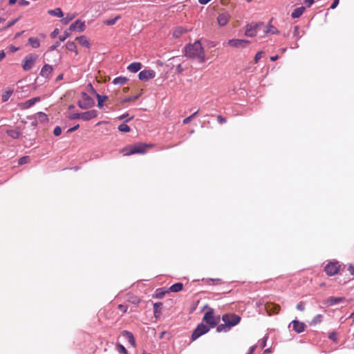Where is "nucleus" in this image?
<instances>
[{"mask_svg": "<svg viewBox=\"0 0 354 354\" xmlns=\"http://www.w3.org/2000/svg\"><path fill=\"white\" fill-rule=\"evenodd\" d=\"M185 55L189 58L197 59L201 63L206 59L205 50L199 41L185 47Z\"/></svg>", "mask_w": 354, "mask_h": 354, "instance_id": "obj_1", "label": "nucleus"}, {"mask_svg": "<svg viewBox=\"0 0 354 354\" xmlns=\"http://www.w3.org/2000/svg\"><path fill=\"white\" fill-rule=\"evenodd\" d=\"M153 144H145L143 142H137L135 145H131L122 149L123 156H131L136 153L144 154L148 149L152 148Z\"/></svg>", "mask_w": 354, "mask_h": 354, "instance_id": "obj_2", "label": "nucleus"}, {"mask_svg": "<svg viewBox=\"0 0 354 354\" xmlns=\"http://www.w3.org/2000/svg\"><path fill=\"white\" fill-rule=\"evenodd\" d=\"M203 322L207 324L208 327L214 328L220 322V317L215 316L214 314V310L209 308L208 311L206 312L203 316Z\"/></svg>", "mask_w": 354, "mask_h": 354, "instance_id": "obj_3", "label": "nucleus"}, {"mask_svg": "<svg viewBox=\"0 0 354 354\" xmlns=\"http://www.w3.org/2000/svg\"><path fill=\"white\" fill-rule=\"evenodd\" d=\"M223 322L230 328L238 324L241 320V317L235 314H225L222 317Z\"/></svg>", "mask_w": 354, "mask_h": 354, "instance_id": "obj_4", "label": "nucleus"}, {"mask_svg": "<svg viewBox=\"0 0 354 354\" xmlns=\"http://www.w3.org/2000/svg\"><path fill=\"white\" fill-rule=\"evenodd\" d=\"M37 58L38 55L36 54L31 53L26 55L23 61V69L26 71L30 70Z\"/></svg>", "mask_w": 354, "mask_h": 354, "instance_id": "obj_5", "label": "nucleus"}, {"mask_svg": "<svg viewBox=\"0 0 354 354\" xmlns=\"http://www.w3.org/2000/svg\"><path fill=\"white\" fill-rule=\"evenodd\" d=\"M209 330V327H208L207 325L204 324L203 323H201L197 326V327L195 328V330L193 331L192 334V340L194 341L201 335L205 334L207 333Z\"/></svg>", "mask_w": 354, "mask_h": 354, "instance_id": "obj_6", "label": "nucleus"}, {"mask_svg": "<svg viewBox=\"0 0 354 354\" xmlns=\"http://www.w3.org/2000/svg\"><path fill=\"white\" fill-rule=\"evenodd\" d=\"M95 102L92 97L84 93L82 99L78 102V106L82 109H87L93 106Z\"/></svg>", "mask_w": 354, "mask_h": 354, "instance_id": "obj_7", "label": "nucleus"}, {"mask_svg": "<svg viewBox=\"0 0 354 354\" xmlns=\"http://www.w3.org/2000/svg\"><path fill=\"white\" fill-rule=\"evenodd\" d=\"M340 265L337 261L328 263L324 268L326 273L329 276H333L338 273Z\"/></svg>", "mask_w": 354, "mask_h": 354, "instance_id": "obj_8", "label": "nucleus"}, {"mask_svg": "<svg viewBox=\"0 0 354 354\" xmlns=\"http://www.w3.org/2000/svg\"><path fill=\"white\" fill-rule=\"evenodd\" d=\"M231 16L227 11L220 12L217 17V23L220 27H223L230 21Z\"/></svg>", "mask_w": 354, "mask_h": 354, "instance_id": "obj_9", "label": "nucleus"}, {"mask_svg": "<svg viewBox=\"0 0 354 354\" xmlns=\"http://www.w3.org/2000/svg\"><path fill=\"white\" fill-rule=\"evenodd\" d=\"M263 25V22H260L254 24H248L245 28V35L248 37H254L257 35V29Z\"/></svg>", "mask_w": 354, "mask_h": 354, "instance_id": "obj_10", "label": "nucleus"}, {"mask_svg": "<svg viewBox=\"0 0 354 354\" xmlns=\"http://www.w3.org/2000/svg\"><path fill=\"white\" fill-rule=\"evenodd\" d=\"M250 41L245 39H232L227 41V44L234 48H244Z\"/></svg>", "mask_w": 354, "mask_h": 354, "instance_id": "obj_11", "label": "nucleus"}, {"mask_svg": "<svg viewBox=\"0 0 354 354\" xmlns=\"http://www.w3.org/2000/svg\"><path fill=\"white\" fill-rule=\"evenodd\" d=\"M156 72L153 70H143L139 73V79L142 81H147L149 79L154 78Z\"/></svg>", "mask_w": 354, "mask_h": 354, "instance_id": "obj_12", "label": "nucleus"}, {"mask_svg": "<svg viewBox=\"0 0 354 354\" xmlns=\"http://www.w3.org/2000/svg\"><path fill=\"white\" fill-rule=\"evenodd\" d=\"M265 309L269 315L278 314L281 310L280 306L274 303H266Z\"/></svg>", "mask_w": 354, "mask_h": 354, "instance_id": "obj_13", "label": "nucleus"}, {"mask_svg": "<svg viewBox=\"0 0 354 354\" xmlns=\"http://www.w3.org/2000/svg\"><path fill=\"white\" fill-rule=\"evenodd\" d=\"M85 28V24L84 21L81 20H77L75 22L71 24L69 30L71 31H78L82 32Z\"/></svg>", "mask_w": 354, "mask_h": 354, "instance_id": "obj_14", "label": "nucleus"}, {"mask_svg": "<svg viewBox=\"0 0 354 354\" xmlns=\"http://www.w3.org/2000/svg\"><path fill=\"white\" fill-rule=\"evenodd\" d=\"M40 100L41 99H40L39 97H35L31 98V99H30L28 100H26L24 102H22V103L19 104V106L21 109H28V108L31 107L36 102H39Z\"/></svg>", "mask_w": 354, "mask_h": 354, "instance_id": "obj_15", "label": "nucleus"}, {"mask_svg": "<svg viewBox=\"0 0 354 354\" xmlns=\"http://www.w3.org/2000/svg\"><path fill=\"white\" fill-rule=\"evenodd\" d=\"M292 324L293 330L297 333L304 332L306 328V326L304 322L298 320H293L292 322Z\"/></svg>", "mask_w": 354, "mask_h": 354, "instance_id": "obj_16", "label": "nucleus"}, {"mask_svg": "<svg viewBox=\"0 0 354 354\" xmlns=\"http://www.w3.org/2000/svg\"><path fill=\"white\" fill-rule=\"evenodd\" d=\"M97 111L96 110H90L84 113H81L82 120L84 121H88L95 118L97 117Z\"/></svg>", "mask_w": 354, "mask_h": 354, "instance_id": "obj_17", "label": "nucleus"}, {"mask_svg": "<svg viewBox=\"0 0 354 354\" xmlns=\"http://www.w3.org/2000/svg\"><path fill=\"white\" fill-rule=\"evenodd\" d=\"M6 133L12 139H19L21 136V132L19 127L15 129H7Z\"/></svg>", "mask_w": 354, "mask_h": 354, "instance_id": "obj_18", "label": "nucleus"}, {"mask_svg": "<svg viewBox=\"0 0 354 354\" xmlns=\"http://www.w3.org/2000/svg\"><path fill=\"white\" fill-rule=\"evenodd\" d=\"M53 67L49 64H45L40 71V75L45 78H48L51 75Z\"/></svg>", "mask_w": 354, "mask_h": 354, "instance_id": "obj_19", "label": "nucleus"}, {"mask_svg": "<svg viewBox=\"0 0 354 354\" xmlns=\"http://www.w3.org/2000/svg\"><path fill=\"white\" fill-rule=\"evenodd\" d=\"M122 335L125 337L133 347H136V340L133 335L131 332L128 330H123L122 332Z\"/></svg>", "mask_w": 354, "mask_h": 354, "instance_id": "obj_20", "label": "nucleus"}, {"mask_svg": "<svg viewBox=\"0 0 354 354\" xmlns=\"http://www.w3.org/2000/svg\"><path fill=\"white\" fill-rule=\"evenodd\" d=\"M344 300H345V297H329L326 300V303L329 306H333V305L337 304L340 302H342Z\"/></svg>", "mask_w": 354, "mask_h": 354, "instance_id": "obj_21", "label": "nucleus"}, {"mask_svg": "<svg viewBox=\"0 0 354 354\" xmlns=\"http://www.w3.org/2000/svg\"><path fill=\"white\" fill-rule=\"evenodd\" d=\"M305 10H306V8L304 6H301L299 8H297L292 11V12L291 13V17L293 19L299 18V17H301L302 15V14L304 12Z\"/></svg>", "mask_w": 354, "mask_h": 354, "instance_id": "obj_22", "label": "nucleus"}, {"mask_svg": "<svg viewBox=\"0 0 354 354\" xmlns=\"http://www.w3.org/2000/svg\"><path fill=\"white\" fill-rule=\"evenodd\" d=\"M127 301L134 305H138L140 302V299L133 294H128L127 296Z\"/></svg>", "mask_w": 354, "mask_h": 354, "instance_id": "obj_23", "label": "nucleus"}, {"mask_svg": "<svg viewBox=\"0 0 354 354\" xmlns=\"http://www.w3.org/2000/svg\"><path fill=\"white\" fill-rule=\"evenodd\" d=\"M183 284L182 283H176L170 286V288L166 290V292H178L183 290Z\"/></svg>", "mask_w": 354, "mask_h": 354, "instance_id": "obj_24", "label": "nucleus"}, {"mask_svg": "<svg viewBox=\"0 0 354 354\" xmlns=\"http://www.w3.org/2000/svg\"><path fill=\"white\" fill-rule=\"evenodd\" d=\"M128 70L132 73H136L141 68V64L140 62H133L129 65Z\"/></svg>", "mask_w": 354, "mask_h": 354, "instance_id": "obj_25", "label": "nucleus"}, {"mask_svg": "<svg viewBox=\"0 0 354 354\" xmlns=\"http://www.w3.org/2000/svg\"><path fill=\"white\" fill-rule=\"evenodd\" d=\"M265 32L267 34H279V31L271 24L270 22L268 23L266 30H265Z\"/></svg>", "mask_w": 354, "mask_h": 354, "instance_id": "obj_26", "label": "nucleus"}, {"mask_svg": "<svg viewBox=\"0 0 354 354\" xmlns=\"http://www.w3.org/2000/svg\"><path fill=\"white\" fill-rule=\"evenodd\" d=\"M13 93V90L8 89L5 91L1 95V100L3 102H6L8 100Z\"/></svg>", "mask_w": 354, "mask_h": 354, "instance_id": "obj_27", "label": "nucleus"}, {"mask_svg": "<svg viewBox=\"0 0 354 354\" xmlns=\"http://www.w3.org/2000/svg\"><path fill=\"white\" fill-rule=\"evenodd\" d=\"M48 13L50 15L56 16L58 17H62L64 15L62 10L59 8H57L54 10H48Z\"/></svg>", "mask_w": 354, "mask_h": 354, "instance_id": "obj_28", "label": "nucleus"}, {"mask_svg": "<svg viewBox=\"0 0 354 354\" xmlns=\"http://www.w3.org/2000/svg\"><path fill=\"white\" fill-rule=\"evenodd\" d=\"M28 43L34 48H39L40 46V42H39V39L36 37H30L28 39Z\"/></svg>", "mask_w": 354, "mask_h": 354, "instance_id": "obj_29", "label": "nucleus"}, {"mask_svg": "<svg viewBox=\"0 0 354 354\" xmlns=\"http://www.w3.org/2000/svg\"><path fill=\"white\" fill-rule=\"evenodd\" d=\"M128 79L125 77H118L113 80L114 84L124 85L127 83Z\"/></svg>", "mask_w": 354, "mask_h": 354, "instance_id": "obj_30", "label": "nucleus"}, {"mask_svg": "<svg viewBox=\"0 0 354 354\" xmlns=\"http://www.w3.org/2000/svg\"><path fill=\"white\" fill-rule=\"evenodd\" d=\"M161 306H162V303H160V302L155 303L153 304V313H154V316L156 317H158L160 316Z\"/></svg>", "mask_w": 354, "mask_h": 354, "instance_id": "obj_31", "label": "nucleus"}, {"mask_svg": "<svg viewBox=\"0 0 354 354\" xmlns=\"http://www.w3.org/2000/svg\"><path fill=\"white\" fill-rule=\"evenodd\" d=\"M66 48L72 52L75 53V55H77L78 52L77 50L76 44L73 41H68L66 44Z\"/></svg>", "mask_w": 354, "mask_h": 354, "instance_id": "obj_32", "label": "nucleus"}, {"mask_svg": "<svg viewBox=\"0 0 354 354\" xmlns=\"http://www.w3.org/2000/svg\"><path fill=\"white\" fill-rule=\"evenodd\" d=\"M96 97L97 98V106L99 108H102L103 106V103L107 100L108 97L106 95H100V94H96Z\"/></svg>", "mask_w": 354, "mask_h": 354, "instance_id": "obj_33", "label": "nucleus"}, {"mask_svg": "<svg viewBox=\"0 0 354 354\" xmlns=\"http://www.w3.org/2000/svg\"><path fill=\"white\" fill-rule=\"evenodd\" d=\"M76 39L82 46H86L87 48L89 47V42L85 36L78 37Z\"/></svg>", "mask_w": 354, "mask_h": 354, "instance_id": "obj_34", "label": "nucleus"}, {"mask_svg": "<svg viewBox=\"0 0 354 354\" xmlns=\"http://www.w3.org/2000/svg\"><path fill=\"white\" fill-rule=\"evenodd\" d=\"M323 317L322 315H316L310 322V326H315L322 322Z\"/></svg>", "mask_w": 354, "mask_h": 354, "instance_id": "obj_35", "label": "nucleus"}, {"mask_svg": "<svg viewBox=\"0 0 354 354\" xmlns=\"http://www.w3.org/2000/svg\"><path fill=\"white\" fill-rule=\"evenodd\" d=\"M120 19V15H118L116 16L115 17H114L113 19H108V20H106L104 21V24L106 26H113L114 25L117 21L118 19Z\"/></svg>", "mask_w": 354, "mask_h": 354, "instance_id": "obj_36", "label": "nucleus"}, {"mask_svg": "<svg viewBox=\"0 0 354 354\" xmlns=\"http://www.w3.org/2000/svg\"><path fill=\"white\" fill-rule=\"evenodd\" d=\"M140 95V93L137 95H135V96H130V97H125L124 99H122L120 102L121 104H124V103H127V102H129L131 101H134V100H136Z\"/></svg>", "mask_w": 354, "mask_h": 354, "instance_id": "obj_37", "label": "nucleus"}, {"mask_svg": "<svg viewBox=\"0 0 354 354\" xmlns=\"http://www.w3.org/2000/svg\"><path fill=\"white\" fill-rule=\"evenodd\" d=\"M119 131L124 133L129 132L131 131L130 127L126 124H121L118 127Z\"/></svg>", "mask_w": 354, "mask_h": 354, "instance_id": "obj_38", "label": "nucleus"}, {"mask_svg": "<svg viewBox=\"0 0 354 354\" xmlns=\"http://www.w3.org/2000/svg\"><path fill=\"white\" fill-rule=\"evenodd\" d=\"M30 157L28 156H23V157L20 158L19 159L18 163H19V165H22L30 162Z\"/></svg>", "mask_w": 354, "mask_h": 354, "instance_id": "obj_39", "label": "nucleus"}, {"mask_svg": "<svg viewBox=\"0 0 354 354\" xmlns=\"http://www.w3.org/2000/svg\"><path fill=\"white\" fill-rule=\"evenodd\" d=\"M208 284L209 285H218L223 283V281L221 279H207Z\"/></svg>", "mask_w": 354, "mask_h": 354, "instance_id": "obj_40", "label": "nucleus"}, {"mask_svg": "<svg viewBox=\"0 0 354 354\" xmlns=\"http://www.w3.org/2000/svg\"><path fill=\"white\" fill-rule=\"evenodd\" d=\"M230 328H228V326L224 324H220L217 326V328H216V330L218 332V333H221V332H226L227 330H229Z\"/></svg>", "mask_w": 354, "mask_h": 354, "instance_id": "obj_41", "label": "nucleus"}, {"mask_svg": "<svg viewBox=\"0 0 354 354\" xmlns=\"http://www.w3.org/2000/svg\"><path fill=\"white\" fill-rule=\"evenodd\" d=\"M198 111H196L193 114H192L190 116L185 118L183 121V124H187L192 121V120L198 114Z\"/></svg>", "mask_w": 354, "mask_h": 354, "instance_id": "obj_42", "label": "nucleus"}, {"mask_svg": "<svg viewBox=\"0 0 354 354\" xmlns=\"http://www.w3.org/2000/svg\"><path fill=\"white\" fill-rule=\"evenodd\" d=\"M168 292H166V290H162V289L159 288L157 289L156 291V295L158 298H162L166 293Z\"/></svg>", "mask_w": 354, "mask_h": 354, "instance_id": "obj_43", "label": "nucleus"}, {"mask_svg": "<svg viewBox=\"0 0 354 354\" xmlns=\"http://www.w3.org/2000/svg\"><path fill=\"white\" fill-rule=\"evenodd\" d=\"M117 348H118V350L120 353H122L123 354H127V349L124 348V346H122V344H118L117 345Z\"/></svg>", "mask_w": 354, "mask_h": 354, "instance_id": "obj_44", "label": "nucleus"}, {"mask_svg": "<svg viewBox=\"0 0 354 354\" xmlns=\"http://www.w3.org/2000/svg\"><path fill=\"white\" fill-rule=\"evenodd\" d=\"M62 133V129L59 126H57L55 127L54 129V131H53V134L55 136H58L59 135H61Z\"/></svg>", "mask_w": 354, "mask_h": 354, "instance_id": "obj_45", "label": "nucleus"}, {"mask_svg": "<svg viewBox=\"0 0 354 354\" xmlns=\"http://www.w3.org/2000/svg\"><path fill=\"white\" fill-rule=\"evenodd\" d=\"M118 309H120V310L122 313H127V310H128V307L126 305H123V304H119L118 306Z\"/></svg>", "mask_w": 354, "mask_h": 354, "instance_id": "obj_46", "label": "nucleus"}, {"mask_svg": "<svg viewBox=\"0 0 354 354\" xmlns=\"http://www.w3.org/2000/svg\"><path fill=\"white\" fill-rule=\"evenodd\" d=\"M263 53L262 51H259L256 54L254 59L255 63H257L259 62V60L262 57Z\"/></svg>", "mask_w": 354, "mask_h": 354, "instance_id": "obj_47", "label": "nucleus"}, {"mask_svg": "<svg viewBox=\"0 0 354 354\" xmlns=\"http://www.w3.org/2000/svg\"><path fill=\"white\" fill-rule=\"evenodd\" d=\"M217 121L218 122H219L220 124H224L226 122V119L225 118H223L222 115H217Z\"/></svg>", "mask_w": 354, "mask_h": 354, "instance_id": "obj_48", "label": "nucleus"}, {"mask_svg": "<svg viewBox=\"0 0 354 354\" xmlns=\"http://www.w3.org/2000/svg\"><path fill=\"white\" fill-rule=\"evenodd\" d=\"M296 308L297 310H299L300 311H304L305 309L304 305L303 302H301V301H300L299 303H298L297 304Z\"/></svg>", "mask_w": 354, "mask_h": 354, "instance_id": "obj_49", "label": "nucleus"}, {"mask_svg": "<svg viewBox=\"0 0 354 354\" xmlns=\"http://www.w3.org/2000/svg\"><path fill=\"white\" fill-rule=\"evenodd\" d=\"M328 338L334 342L337 341V334L335 332L330 333L328 335Z\"/></svg>", "mask_w": 354, "mask_h": 354, "instance_id": "obj_50", "label": "nucleus"}, {"mask_svg": "<svg viewBox=\"0 0 354 354\" xmlns=\"http://www.w3.org/2000/svg\"><path fill=\"white\" fill-rule=\"evenodd\" d=\"M184 32L183 30L181 29H177L174 32V35L175 37H179L183 32Z\"/></svg>", "mask_w": 354, "mask_h": 354, "instance_id": "obj_51", "label": "nucleus"}, {"mask_svg": "<svg viewBox=\"0 0 354 354\" xmlns=\"http://www.w3.org/2000/svg\"><path fill=\"white\" fill-rule=\"evenodd\" d=\"M70 118L71 119H81L82 120L81 113H73L70 117Z\"/></svg>", "mask_w": 354, "mask_h": 354, "instance_id": "obj_52", "label": "nucleus"}, {"mask_svg": "<svg viewBox=\"0 0 354 354\" xmlns=\"http://www.w3.org/2000/svg\"><path fill=\"white\" fill-rule=\"evenodd\" d=\"M19 4L23 6H26L29 5V1L26 0H19Z\"/></svg>", "mask_w": 354, "mask_h": 354, "instance_id": "obj_53", "label": "nucleus"}, {"mask_svg": "<svg viewBox=\"0 0 354 354\" xmlns=\"http://www.w3.org/2000/svg\"><path fill=\"white\" fill-rule=\"evenodd\" d=\"M70 34L68 32H65L64 35L59 37V40L61 41H64L67 37H68Z\"/></svg>", "mask_w": 354, "mask_h": 354, "instance_id": "obj_54", "label": "nucleus"}, {"mask_svg": "<svg viewBox=\"0 0 354 354\" xmlns=\"http://www.w3.org/2000/svg\"><path fill=\"white\" fill-rule=\"evenodd\" d=\"M339 1V0H334L333 3L330 6V8L335 9L337 6Z\"/></svg>", "mask_w": 354, "mask_h": 354, "instance_id": "obj_55", "label": "nucleus"}, {"mask_svg": "<svg viewBox=\"0 0 354 354\" xmlns=\"http://www.w3.org/2000/svg\"><path fill=\"white\" fill-rule=\"evenodd\" d=\"M39 118L40 120H47V115L44 113L40 112L39 113Z\"/></svg>", "mask_w": 354, "mask_h": 354, "instance_id": "obj_56", "label": "nucleus"}, {"mask_svg": "<svg viewBox=\"0 0 354 354\" xmlns=\"http://www.w3.org/2000/svg\"><path fill=\"white\" fill-rule=\"evenodd\" d=\"M59 34V30L55 28L51 33V37L55 38Z\"/></svg>", "mask_w": 354, "mask_h": 354, "instance_id": "obj_57", "label": "nucleus"}, {"mask_svg": "<svg viewBox=\"0 0 354 354\" xmlns=\"http://www.w3.org/2000/svg\"><path fill=\"white\" fill-rule=\"evenodd\" d=\"M18 49L19 48L17 47H15V46H12V45L9 46V50L12 53H15L16 51L18 50Z\"/></svg>", "mask_w": 354, "mask_h": 354, "instance_id": "obj_58", "label": "nucleus"}, {"mask_svg": "<svg viewBox=\"0 0 354 354\" xmlns=\"http://www.w3.org/2000/svg\"><path fill=\"white\" fill-rule=\"evenodd\" d=\"M73 19V17L71 16V17H68L67 16L64 20V24H68L70 21H71L72 19Z\"/></svg>", "mask_w": 354, "mask_h": 354, "instance_id": "obj_59", "label": "nucleus"}, {"mask_svg": "<svg viewBox=\"0 0 354 354\" xmlns=\"http://www.w3.org/2000/svg\"><path fill=\"white\" fill-rule=\"evenodd\" d=\"M79 128V124H77L76 126L69 129L68 131H67V133H71V132H73L75 131V130H77V129Z\"/></svg>", "mask_w": 354, "mask_h": 354, "instance_id": "obj_60", "label": "nucleus"}, {"mask_svg": "<svg viewBox=\"0 0 354 354\" xmlns=\"http://www.w3.org/2000/svg\"><path fill=\"white\" fill-rule=\"evenodd\" d=\"M304 3H308V7H310L315 2L314 0H304Z\"/></svg>", "mask_w": 354, "mask_h": 354, "instance_id": "obj_61", "label": "nucleus"}, {"mask_svg": "<svg viewBox=\"0 0 354 354\" xmlns=\"http://www.w3.org/2000/svg\"><path fill=\"white\" fill-rule=\"evenodd\" d=\"M348 270L349 271V272L354 275V266H349L348 268Z\"/></svg>", "mask_w": 354, "mask_h": 354, "instance_id": "obj_62", "label": "nucleus"}, {"mask_svg": "<svg viewBox=\"0 0 354 354\" xmlns=\"http://www.w3.org/2000/svg\"><path fill=\"white\" fill-rule=\"evenodd\" d=\"M299 32V27L298 26H295V28H294V35H296V36L298 35Z\"/></svg>", "mask_w": 354, "mask_h": 354, "instance_id": "obj_63", "label": "nucleus"}, {"mask_svg": "<svg viewBox=\"0 0 354 354\" xmlns=\"http://www.w3.org/2000/svg\"><path fill=\"white\" fill-rule=\"evenodd\" d=\"M257 346H252V347H250V351L248 354H252L253 352L254 351L255 348H256Z\"/></svg>", "mask_w": 354, "mask_h": 354, "instance_id": "obj_64", "label": "nucleus"}]
</instances>
